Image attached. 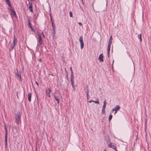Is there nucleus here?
<instances>
[{
  "label": "nucleus",
  "instance_id": "f257e3e1",
  "mask_svg": "<svg viewBox=\"0 0 151 151\" xmlns=\"http://www.w3.org/2000/svg\"><path fill=\"white\" fill-rule=\"evenodd\" d=\"M53 96L57 101L58 103L59 104L60 99L62 98V96L60 93L59 92H55L53 95Z\"/></svg>",
  "mask_w": 151,
  "mask_h": 151
},
{
  "label": "nucleus",
  "instance_id": "f03ea898",
  "mask_svg": "<svg viewBox=\"0 0 151 151\" xmlns=\"http://www.w3.org/2000/svg\"><path fill=\"white\" fill-rule=\"evenodd\" d=\"M17 38L15 37L14 35V40L13 42V44L10 45L11 48L9 49V51H12L13 49L14 48L15 45L17 44Z\"/></svg>",
  "mask_w": 151,
  "mask_h": 151
},
{
  "label": "nucleus",
  "instance_id": "7ed1b4c3",
  "mask_svg": "<svg viewBox=\"0 0 151 151\" xmlns=\"http://www.w3.org/2000/svg\"><path fill=\"white\" fill-rule=\"evenodd\" d=\"M21 114L20 112H19L18 113L17 116L15 117L16 122L17 124H19V123L21 122Z\"/></svg>",
  "mask_w": 151,
  "mask_h": 151
},
{
  "label": "nucleus",
  "instance_id": "20e7f679",
  "mask_svg": "<svg viewBox=\"0 0 151 151\" xmlns=\"http://www.w3.org/2000/svg\"><path fill=\"white\" fill-rule=\"evenodd\" d=\"M14 73L17 78L21 79V76L20 74V70H19L18 68H16L14 70Z\"/></svg>",
  "mask_w": 151,
  "mask_h": 151
},
{
  "label": "nucleus",
  "instance_id": "39448f33",
  "mask_svg": "<svg viewBox=\"0 0 151 151\" xmlns=\"http://www.w3.org/2000/svg\"><path fill=\"white\" fill-rule=\"evenodd\" d=\"M120 107L119 105H116L114 108L112 110V111L114 112L115 111L114 114H115L117 111L119 110L120 109Z\"/></svg>",
  "mask_w": 151,
  "mask_h": 151
},
{
  "label": "nucleus",
  "instance_id": "423d86ee",
  "mask_svg": "<svg viewBox=\"0 0 151 151\" xmlns=\"http://www.w3.org/2000/svg\"><path fill=\"white\" fill-rule=\"evenodd\" d=\"M5 140H4V145L5 146L6 148L7 147V134L8 132L7 131V130L6 129H5Z\"/></svg>",
  "mask_w": 151,
  "mask_h": 151
},
{
  "label": "nucleus",
  "instance_id": "0eeeda50",
  "mask_svg": "<svg viewBox=\"0 0 151 151\" xmlns=\"http://www.w3.org/2000/svg\"><path fill=\"white\" fill-rule=\"evenodd\" d=\"M70 79H71V85L72 86L73 88H74V76H70Z\"/></svg>",
  "mask_w": 151,
  "mask_h": 151
},
{
  "label": "nucleus",
  "instance_id": "6e6552de",
  "mask_svg": "<svg viewBox=\"0 0 151 151\" xmlns=\"http://www.w3.org/2000/svg\"><path fill=\"white\" fill-rule=\"evenodd\" d=\"M46 91L47 96L49 97H50V93L51 92V90L49 88H48L46 89Z\"/></svg>",
  "mask_w": 151,
  "mask_h": 151
},
{
  "label": "nucleus",
  "instance_id": "1a4fd4ad",
  "mask_svg": "<svg viewBox=\"0 0 151 151\" xmlns=\"http://www.w3.org/2000/svg\"><path fill=\"white\" fill-rule=\"evenodd\" d=\"M11 12V15L12 17H16V15L14 10L12 11Z\"/></svg>",
  "mask_w": 151,
  "mask_h": 151
},
{
  "label": "nucleus",
  "instance_id": "9d476101",
  "mask_svg": "<svg viewBox=\"0 0 151 151\" xmlns=\"http://www.w3.org/2000/svg\"><path fill=\"white\" fill-rule=\"evenodd\" d=\"M103 55L102 54H101L99 56V60L100 61L103 62Z\"/></svg>",
  "mask_w": 151,
  "mask_h": 151
},
{
  "label": "nucleus",
  "instance_id": "9b49d317",
  "mask_svg": "<svg viewBox=\"0 0 151 151\" xmlns=\"http://www.w3.org/2000/svg\"><path fill=\"white\" fill-rule=\"evenodd\" d=\"M112 36H111L110 37V39L109 40V42L108 47H110V46L112 43Z\"/></svg>",
  "mask_w": 151,
  "mask_h": 151
},
{
  "label": "nucleus",
  "instance_id": "f8f14e48",
  "mask_svg": "<svg viewBox=\"0 0 151 151\" xmlns=\"http://www.w3.org/2000/svg\"><path fill=\"white\" fill-rule=\"evenodd\" d=\"M32 96V93H29L28 94V100L29 102H30L31 101V97Z\"/></svg>",
  "mask_w": 151,
  "mask_h": 151
},
{
  "label": "nucleus",
  "instance_id": "ddd939ff",
  "mask_svg": "<svg viewBox=\"0 0 151 151\" xmlns=\"http://www.w3.org/2000/svg\"><path fill=\"white\" fill-rule=\"evenodd\" d=\"M89 102H90V103H91L92 102H94L95 103H96V104H99V100L98 99H97V100L96 101H93L92 100H91L90 101H89Z\"/></svg>",
  "mask_w": 151,
  "mask_h": 151
},
{
  "label": "nucleus",
  "instance_id": "4468645a",
  "mask_svg": "<svg viewBox=\"0 0 151 151\" xmlns=\"http://www.w3.org/2000/svg\"><path fill=\"white\" fill-rule=\"evenodd\" d=\"M42 38L40 35H39V43L40 45L42 44Z\"/></svg>",
  "mask_w": 151,
  "mask_h": 151
},
{
  "label": "nucleus",
  "instance_id": "2eb2a0df",
  "mask_svg": "<svg viewBox=\"0 0 151 151\" xmlns=\"http://www.w3.org/2000/svg\"><path fill=\"white\" fill-rule=\"evenodd\" d=\"M108 146L109 147L114 149H115L116 148V146L114 145H112V143L110 144H109Z\"/></svg>",
  "mask_w": 151,
  "mask_h": 151
},
{
  "label": "nucleus",
  "instance_id": "dca6fc26",
  "mask_svg": "<svg viewBox=\"0 0 151 151\" xmlns=\"http://www.w3.org/2000/svg\"><path fill=\"white\" fill-rule=\"evenodd\" d=\"M79 40L80 42V44L83 43V38L82 36H81L80 37L79 39Z\"/></svg>",
  "mask_w": 151,
  "mask_h": 151
},
{
  "label": "nucleus",
  "instance_id": "f3484780",
  "mask_svg": "<svg viewBox=\"0 0 151 151\" xmlns=\"http://www.w3.org/2000/svg\"><path fill=\"white\" fill-rule=\"evenodd\" d=\"M6 3L7 4H8L9 7L11 6V4L9 0H6Z\"/></svg>",
  "mask_w": 151,
  "mask_h": 151
},
{
  "label": "nucleus",
  "instance_id": "a211bd4d",
  "mask_svg": "<svg viewBox=\"0 0 151 151\" xmlns=\"http://www.w3.org/2000/svg\"><path fill=\"white\" fill-rule=\"evenodd\" d=\"M70 70L71 71V76H74L73 74V72L72 70V67H71L70 68Z\"/></svg>",
  "mask_w": 151,
  "mask_h": 151
},
{
  "label": "nucleus",
  "instance_id": "6ab92c4d",
  "mask_svg": "<svg viewBox=\"0 0 151 151\" xmlns=\"http://www.w3.org/2000/svg\"><path fill=\"white\" fill-rule=\"evenodd\" d=\"M28 26L30 28H32V26L31 25V24L30 22V20L29 19H28Z\"/></svg>",
  "mask_w": 151,
  "mask_h": 151
},
{
  "label": "nucleus",
  "instance_id": "aec40b11",
  "mask_svg": "<svg viewBox=\"0 0 151 151\" xmlns=\"http://www.w3.org/2000/svg\"><path fill=\"white\" fill-rule=\"evenodd\" d=\"M112 117V115L111 114H110L109 116V122L110 121Z\"/></svg>",
  "mask_w": 151,
  "mask_h": 151
},
{
  "label": "nucleus",
  "instance_id": "412c9836",
  "mask_svg": "<svg viewBox=\"0 0 151 151\" xmlns=\"http://www.w3.org/2000/svg\"><path fill=\"white\" fill-rule=\"evenodd\" d=\"M138 38L139 39L140 42H141L142 41L141 34H140L139 35H138Z\"/></svg>",
  "mask_w": 151,
  "mask_h": 151
},
{
  "label": "nucleus",
  "instance_id": "4be33fe9",
  "mask_svg": "<svg viewBox=\"0 0 151 151\" xmlns=\"http://www.w3.org/2000/svg\"><path fill=\"white\" fill-rule=\"evenodd\" d=\"M29 10L32 12H33V10H32V6H29Z\"/></svg>",
  "mask_w": 151,
  "mask_h": 151
},
{
  "label": "nucleus",
  "instance_id": "5701e85b",
  "mask_svg": "<svg viewBox=\"0 0 151 151\" xmlns=\"http://www.w3.org/2000/svg\"><path fill=\"white\" fill-rule=\"evenodd\" d=\"M102 113L103 114H105V109H104V108H102Z\"/></svg>",
  "mask_w": 151,
  "mask_h": 151
},
{
  "label": "nucleus",
  "instance_id": "b1692460",
  "mask_svg": "<svg viewBox=\"0 0 151 151\" xmlns=\"http://www.w3.org/2000/svg\"><path fill=\"white\" fill-rule=\"evenodd\" d=\"M9 7V11H10V12H11L12 11H13L14 10V9H12V7L11 6Z\"/></svg>",
  "mask_w": 151,
  "mask_h": 151
},
{
  "label": "nucleus",
  "instance_id": "393cba45",
  "mask_svg": "<svg viewBox=\"0 0 151 151\" xmlns=\"http://www.w3.org/2000/svg\"><path fill=\"white\" fill-rule=\"evenodd\" d=\"M84 46L83 43H81V49H83Z\"/></svg>",
  "mask_w": 151,
  "mask_h": 151
},
{
  "label": "nucleus",
  "instance_id": "a878e982",
  "mask_svg": "<svg viewBox=\"0 0 151 151\" xmlns=\"http://www.w3.org/2000/svg\"><path fill=\"white\" fill-rule=\"evenodd\" d=\"M86 89H87L86 92V94H89V90L88 88H87Z\"/></svg>",
  "mask_w": 151,
  "mask_h": 151
},
{
  "label": "nucleus",
  "instance_id": "bb28decb",
  "mask_svg": "<svg viewBox=\"0 0 151 151\" xmlns=\"http://www.w3.org/2000/svg\"><path fill=\"white\" fill-rule=\"evenodd\" d=\"M110 47H107V52H110Z\"/></svg>",
  "mask_w": 151,
  "mask_h": 151
},
{
  "label": "nucleus",
  "instance_id": "cd10ccee",
  "mask_svg": "<svg viewBox=\"0 0 151 151\" xmlns=\"http://www.w3.org/2000/svg\"><path fill=\"white\" fill-rule=\"evenodd\" d=\"M29 6H32V3L31 2H29Z\"/></svg>",
  "mask_w": 151,
  "mask_h": 151
},
{
  "label": "nucleus",
  "instance_id": "c85d7f7f",
  "mask_svg": "<svg viewBox=\"0 0 151 151\" xmlns=\"http://www.w3.org/2000/svg\"><path fill=\"white\" fill-rule=\"evenodd\" d=\"M52 35L53 36H54L55 35V31H52Z\"/></svg>",
  "mask_w": 151,
  "mask_h": 151
},
{
  "label": "nucleus",
  "instance_id": "c756f323",
  "mask_svg": "<svg viewBox=\"0 0 151 151\" xmlns=\"http://www.w3.org/2000/svg\"><path fill=\"white\" fill-rule=\"evenodd\" d=\"M69 16L70 17H72V13L71 12H69Z\"/></svg>",
  "mask_w": 151,
  "mask_h": 151
},
{
  "label": "nucleus",
  "instance_id": "7c9ffc66",
  "mask_svg": "<svg viewBox=\"0 0 151 151\" xmlns=\"http://www.w3.org/2000/svg\"><path fill=\"white\" fill-rule=\"evenodd\" d=\"M106 104H103L102 108L105 109L106 106Z\"/></svg>",
  "mask_w": 151,
  "mask_h": 151
},
{
  "label": "nucleus",
  "instance_id": "2f4dec72",
  "mask_svg": "<svg viewBox=\"0 0 151 151\" xmlns=\"http://www.w3.org/2000/svg\"><path fill=\"white\" fill-rule=\"evenodd\" d=\"M65 71H66V73H66V78H68V73H67V72H66V68H65Z\"/></svg>",
  "mask_w": 151,
  "mask_h": 151
},
{
  "label": "nucleus",
  "instance_id": "473e14b6",
  "mask_svg": "<svg viewBox=\"0 0 151 151\" xmlns=\"http://www.w3.org/2000/svg\"><path fill=\"white\" fill-rule=\"evenodd\" d=\"M53 27V28H52V31H55V27Z\"/></svg>",
  "mask_w": 151,
  "mask_h": 151
},
{
  "label": "nucleus",
  "instance_id": "72a5a7b5",
  "mask_svg": "<svg viewBox=\"0 0 151 151\" xmlns=\"http://www.w3.org/2000/svg\"><path fill=\"white\" fill-rule=\"evenodd\" d=\"M78 24L80 26H81L82 25V23L81 22H79L78 23Z\"/></svg>",
  "mask_w": 151,
  "mask_h": 151
},
{
  "label": "nucleus",
  "instance_id": "f704fd0d",
  "mask_svg": "<svg viewBox=\"0 0 151 151\" xmlns=\"http://www.w3.org/2000/svg\"><path fill=\"white\" fill-rule=\"evenodd\" d=\"M106 100H105L104 101V104H103L106 105Z\"/></svg>",
  "mask_w": 151,
  "mask_h": 151
},
{
  "label": "nucleus",
  "instance_id": "c9c22d12",
  "mask_svg": "<svg viewBox=\"0 0 151 151\" xmlns=\"http://www.w3.org/2000/svg\"><path fill=\"white\" fill-rule=\"evenodd\" d=\"M107 55L108 56V58L109 57V52H107Z\"/></svg>",
  "mask_w": 151,
  "mask_h": 151
},
{
  "label": "nucleus",
  "instance_id": "e433bc0d",
  "mask_svg": "<svg viewBox=\"0 0 151 151\" xmlns=\"http://www.w3.org/2000/svg\"><path fill=\"white\" fill-rule=\"evenodd\" d=\"M52 27H55V26H54V24H53V22H52Z\"/></svg>",
  "mask_w": 151,
  "mask_h": 151
},
{
  "label": "nucleus",
  "instance_id": "4c0bfd02",
  "mask_svg": "<svg viewBox=\"0 0 151 151\" xmlns=\"http://www.w3.org/2000/svg\"><path fill=\"white\" fill-rule=\"evenodd\" d=\"M88 94H86L87 99H88Z\"/></svg>",
  "mask_w": 151,
  "mask_h": 151
},
{
  "label": "nucleus",
  "instance_id": "58836bf2",
  "mask_svg": "<svg viewBox=\"0 0 151 151\" xmlns=\"http://www.w3.org/2000/svg\"><path fill=\"white\" fill-rule=\"evenodd\" d=\"M39 62H42V60L41 59H40L39 60Z\"/></svg>",
  "mask_w": 151,
  "mask_h": 151
},
{
  "label": "nucleus",
  "instance_id": "ea45409f",
  "mask_svg": "<svg viewBox=\"0 0 151 151\" xmlns=\"http://www.w3.org/2000/svg\"><path fill=\"white\" fill-rule=\"evenodd\" d=\"M36 84L37 85V86H38V83L37 82V81L36 82Z\"/></svg>",
  "mask_w": 151,
  "mask_h": 151
},
{
  "label": "nucleus",
  "instance_id": "a19ab883",
  "mask_svg": "<svg viewBox=\"0 0 151 151\" xmlns=\"http://www.w3.org/2000/svg\"><path fill=\"white\" fill-rule=\"evenodd\" d=\"M30 28L31 29L32 31H33L34 30V29H33L32 27V28Z\"/></svg>",
  "mask_w": 151,
  "mask_h": 151
},
{
  "label": "nucleus",
  "instance_id": "79ce46f5",
  "mask_svg": "<svg viewBox=\"0 0 151 151\" xmlns=\"http://www.w3.org/2000/svg\"><path fill=\"white\" fill-rule=\"evenodd\" d=\"M115 151H118L117 149H116V148L115 149H114Z\"/></svg>",
  "mask_w": 151,
  "mask_h": 151
},
{
  "label": "nucleus",
  "instance_id": "37998d69",
  "mask_svg": "<svg viewBox=\"0 0 151 151\" xmlns=\"http://www.w3.org/2000/svg\"><path fill=\"white\" fill-rule=\"evenodd\" d=\"M104 151H106V149H105L104 150Z\"/></svg>",
  "mask_w": 151,
  "mask_h": 151
},
{
  "label": "nucleus",
  "instance_id": "c03bdc74",
  "mask_svg": "<svg viewBox=\"0 0 151 151\" xmlns=\"http://www.w3.org/2000/svg\"><path fill=\"white\" fill-rule=\"evenodd\" d=\"M73 88V89H74V90H75V86H74V88Z\"/></svg>",
  "mask_w": 151,
  "mask_h": 151
},
{
  "label": "nucleus",
  "instance_id": "a18cd8bd",
  "mask_svg": "<svg viewBox=\"0 0 151 151\" xmlns=\"http://www.w3.org/2000/svg\"><path fill=\"white\" fill-rule=\"evenodd\" d=\"M87 99L88 100V99Z\"/></svg>",
  "mask_w": 151,
  "mask_h": 151
},
{
  "label": "nucleus",
  "instance_id": "49530a36",
  "mask_svg": "<svg viewBox=\"0 0 151 151\" xmlns=\"http://www.w3.org/2000/svg\"><path fill=\"white\" fill-rule=\"evenodd\" d=\"M42 35H43V36H44V35L43 34Z\"/></svg>",
  "mask_w": 151,
  "mask_h": 151
},
{
  "label": "nucleus",
  "instance_id": "de8ad7c7",
  "mask_svg": "<svg viewBox=\"0 0 151 151\" xmlns=\"http://www.w3.org/2000/svg\"><path fill=\"white\" fill-rule=\"evenodd\" d=\"M30 1H32V0H30Z\"/></svg>",
  "mask_w": 151,
  "mask_h": 151
}]
</instances>
